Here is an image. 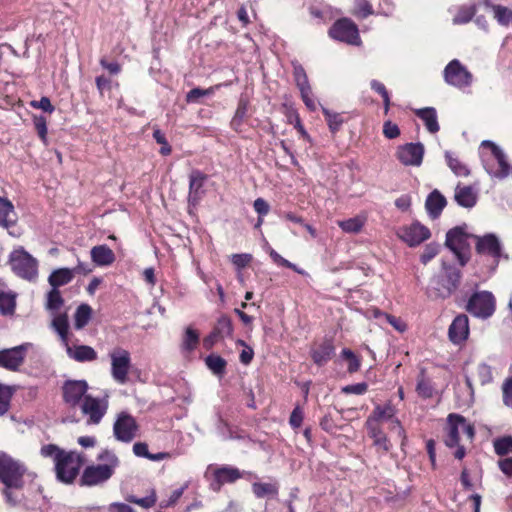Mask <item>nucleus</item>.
Listing matches in <instances>:
<instances>
[{"label":"nucleus","mask_w":512,"mask_h":512,"mask_svg":"<svg viewBox=\"0 0 512 512\" xmlns=\"http://www.w3.org/2000/svg\"><path fill=\"white\" fill-rule=\"evenodd\" d=\"M88 384L84 380H68L63 384V400L70 407L81 405L87 395Z\"/></svg>","instance_id":"19"},{"label":"nucleus","mask_w":512,"mask_h":512,"mask_svg":"<svg viewBox=\"0 0 512 512\" xmlns=\"http://www.w3.org/2000/svg\"><path fill=\"white\" fill-rule=\"evenodd\" d=\"M12 271L28 281H35L38 276V261L23 247L14 249L9 255Z\"/></svg>","instance_id":"6"},{"label":"nucleus","mask_w":512,"mask_h":512,"mask_svg":"<svg viewBox=\"0 0 512 512\" xmlns=\"http://www.w3.org/2000/svg\"><path fill=\"white\" fill-rule=\"evenodd\" d=\"M91 259L97 266H110L115 261V254L107 245L94 246L90 251Z\"/></svg>","instance_id":"28"},{"label":"nucleus","mask_w":512,"mask_h":512,"mask_svg":"<svg viewBox=\"0 0 512 512\" xmlns=\"http://www.w3.org/2000/svg\"><path fill=\"white\" fill-rule=\"evenodd\" d=\"M92 308L88 304H81L74 315V326L77 330L83 329L91 319Z\"/></svg>","instance_id":"39"},{"label":"nucleus","mask_w":512,"mask_h":512,"mask_svg":"<svg viewBox=\"0 0 512 512\" xmlns=\"http://www.w3.org/2000/svg\"><path fill=\"white\" fill-rule=\"evenodd\" d=\"M207 367L218 376L225 373L227 362L224 358L217 354H210L205 358Z\"/></svg>","instance_id":"41"},{"label":"nucleus","mask_w":512,"mask_h":512,"mask_svg":"<svg viewBox=\"0 0 512 512\" xmlns=\"http://www.w3.org/2000/svg\"><path fill=\"white\" fill-rule=\"evenodd\" d=\"M279 485L276 481L269 483L254 482L252 484V492L256 498H273L277 496Z\"/></svg>","instance_id":"35"},{"label":"nucleus","mask_w":512,"mask_h":512,"mask_svg":"<svg viewBox=\"0 0 512 512\" xmlns=\"http://www.w3.org/2000/svg\"><path fill=\"white\" fill-rule=\"evenodd\" d=\"M248 106L249 101L245 97H240L237 109L235 111L234 117L231 120V127L238 131L244 120L248 116Z\"/></svg>","instance_id":"38"},{"label":"nucleus","mask_w":512,"mask_h":512,"mask_svg":"<svg viewBox=\"0 0 512 512\" xmlns=\"http://www.w3.org/2000/svg\"><path fill=\"white\" fill-rule=\"evenodd\" d=\"M40 455L54 462V470L58 481L71 484L79 474L83 465V456L75 451H65L55 444L43 445Z\"/></svg>","instance_id":"1"},{"label":"nucleus","mask_w":512,"mask_h":512,"mask_svg":"<svg viewBox=\"0 0 512 512\" xmlns=\"http://www.w3.org/2000/svg\"><path fill=\"white\" fill-rule=\"evenodd\" d=\"M424 151V145L420 142L407 143L398 148L397 158L405 166H420Z\"/></svg>","instance_id":"20"},{"label":"nucleus","mask_w":512,"mask_h":512,"mask_svg":"<svg viewBox=\"0 0 512 512\" xmlns=\"http://www.w3.org/2000/svg\"><path fill=\"white\" fill-rule=\"evenodd\" d=\"M253 206L255 211L259 214V216H265L269 213L270 206L267 203V201L264 200L263 198H257L254 201Z\"/></svg>","instance_id":"62"},{"label":"nucleus","mask_w":512,"mask_h":512,"mask_svg":"<svg viewBox=\"0 0 512 512\" xmlns=\"http://www.w3.org/2000/svg\"><path fill=\"white\" fill-rule=\"evenodd\" d=\"M26 472L24 463L5 452H0V483L4 486L2 494L11 506H17L20 503L13 490L23 489Z\"/></svg>","instance_id":"2"},{"label":"nucleus","mask_w":512,"mask_h":512,"mask_svg":"<svg viewBox=\"0 0 512 512\" xmlns=\"http://www.w3.org/2000/svg\"><path fill=\"white\" fill-rule=\"evenodd\" d=\"M101 463L87 466L80 478L82 486H96L107 482L120 465V460L114 451L103 449L97 456Z\"/></svg>","instance_id":"3"},{"label":"nucleus","mask_w":512,"mask_h":512,"mask_svg":"<svg viewBox=\"0 0 512 512\" xmlns=\"http://www.w3.org/2000/svg\"><path fill=\"white\" fill-rule=\"evenodd\" d=\"M299 90L301 93L302 100L305 103L306 107L311 111H315L317 108V104H316V101L312 97L311 86L302 88Z\"/></svg>","instance_id":"56"},{"label":"nucleus","mask_w":512,"mask_h":512,"mask_svg":"<svg viewBox=\"0 0 512 512\" xmlns=\"http://www.w3.org/2000/svg\"><path fill=\"white\" fill-rule=\"evenodd\" d=\"M137 430L135 418L126 412H121L113 425L114 437L124 443L131 442L136 437Z\"/></svg>","instance_id":"16"},{"label":"nucleus","mask_w":512,"mask_h":512,"mask_svg":"<svg viewBox=\"0 0 512 512\" xmlns=\"http://www.w3.org/2000/svg\"><path fill=\"white\" fill-rule=\"evenodd\" d=\"M322 111L331 132H337L340 129L342 123L344 122L341 114L331 112L327 108H322Z\"/></svg>","instance_id":"46"},{"label":"nucleus","mask_w":512,"mask_h":512,"mask_svg":"<svg viewBox=\"0 0 512 512\" xmlns=\"http://www.w3.org/2000/svg\"><path fill=\"white\" fill-rule=\"evenodd\" d=\"M430 230L419 222H414L402 230L401 238L409 246L414 247L429 239Z\"/></svg>","instance_id":"22"},{"label":"nucleus","mask_w":512,"mask_h":512,"mask_svg":"<svg viewBox=\"0 0 512 512\" xmlns=\"http://www.w3.org/2000/svg\"><path fill=\"white\" fill-rule=\"evenodd\" d=\"M329 35L335 40L352 45H356L360 41L356 24L347 18L337 20L329 29Z\"/></svg>","instance_id":"15"},{"label":"nucleus","mask_w":512,"mask_h":512,"mask_svg":"<svg viewBox=\"0 0 512 512\" xmlns=\"http://www.w3.org/2000/svg\"><path fill=\"white\" fill-rule=\"evenodd\" d=\"M446 204V198L438 190H434L428 195L425 208L428 215L432 219H436L440 216Z\"/></svg>","instance_id":"27"},{"label":"nucleus","mask_w":512,"mask_h":512,"mask_svg":"<svg viewBox=\"0 0 512 512\" xmlns=\"http://www.w3.org/2000/svg\"><path fill=\"white\" fill-rule=\"evenodd\" d=\"M498 466L506 476L512 478V457L500 460Z\"/></svg>","instance_id":"64"},{"label":"nucleus","mask_w":512,"mask_h":512,"mask_svg":"<svg viewBox=\"0 0 512 512\" xmlns=\"http://www.w3.org/2000/svg\"><path fill=\"white\" fill-rule=\"evenodd\" d=\"M14 391L13 387L0 384V416L8 412Z\"/></svg>","instance_id":"43"},{"label":"nucleus","mask_w":512,"mask_h":512,"mask_svg":"<svg viewBox=\"0 0 512 512\" xmlns=\"http://www.w3.org/2000/svg\"><path fill=\"white\" fill-rule=\"evenodd\" d=\"M51 327L60 337L63 346L69 342V321L66 313H59L54 316L51 322Z\"/></svg>","instance_id":"34"},{"label":"nucleus","mask_w":512,"mask_h":512,"mask_svg":"<svg viewBox=\"0 0 512 512\" xmlns=\"http://www.w3.org/2000/svg\"><path fill=\"white\" fill-rule=\"evenodd\" d=\"M304 413L299 406H296L291 412L289 423L293 428H299L303 422Z\"/></svg>","instance_id":"60"},{"label":"nucleus","mask_w":512,"mask_h":512,"mask_svg":"<svg viewBox=\"0 0 512 512\" xmlns=\"http://www.w3.org/2000/svg\"><path fill=\"white\" fill-rule=\"evenodd\" d=\"M30 343H24L13 348L0 350V367L10 371H18L23 365Z\"/></svg>","instance_id":"18"},{"label":"nucleus","mask_w":512,"mask_h":512,"mask_svg":"<svg viewBox=\"0 0 512 512\" xmlns=\"http://www.w3.org/2000/svg\"><path fill=\"white\" fill-rule=\"evenodd\" d=\"M495 453L499 456L512 452V437H502L494 441Z\"/></svg>","instance_id":"49"},{"label":"nucleus","mask_w":512,"mask_h":512,"mask_svg":"<svg viewBox=\"0 0 512 512\" xmlns=\"http://www.w3.org/2000/svg\"><path fill=\"white\" fill-rule=\"evenodd\" d=\"M443 77L448 85L459 89L469 87L473 81L471 72L458 59H453L446 65Z\"/></svg>","instance_id":"10"},{"label":"nucleus","mask_w":512,"mask_h":512,"mask_svg":"<svg viewBox=\"0 0 512 512\" xmlns=\"http://www.w3.org/2000/svg\"><path fill=\"white\" fill-rule=\"evenodd\" d=\"M477 376L481 385L489 384L493 381L492 368L486 363H480L477 366Z\"/></svg>","instance_id":"53"},{"label":"nucleus","mask_w":512,"mask_h":512,"mask_svg":"<svg viewBox=\"0 0 512 512\" xmlns=\"http://www.w3.org/2000/svg\"><path fill=\"white\" fill-rule=\"evenodd\" d=\"M469 237L471 236L465 232V228L462 226L454 227L446 233L445 246L454 253L461 267H464L470 259Z\"/></svg>","instance_id":"7"},{"label":"nucleus","mask_w":512,"mask_h":512,"mask_svg":"<svg viewBox=\"0 0 512 512\" xmlns=\"http://www.w3.org/2000/svg\"><path fill=\"white\" fill-rule=\"evenodd\" d=\"M440 246L437 243H429L424 247V250L420 256V260L423 264H427L431 261L438 253Z\"/></svg>","instance_id":"54"},{"label":"nucleus","mask_w":512,"mask_h":512,"mask_svg":"<svg viewBox=\"0 0 512 512\" xmlns=\"http://www.w3.org/2000/svg\"><path fill=\"white\" fill-rule=\"evenodd\" d=\"M293 76L295 83L299 89L309 87L307 74L300 64H293Z\"/></svg>","instance_id":"50"},{"label":"nucleus","mask_w":512,"mask_h":512,"mask_svg":"<svg viewBox=\"0 0 512 512\" xmlns=\"http://www.w3.org/2000/svg\"><path fill=\"white\" fill-rule=\"evenodd\" d=\"M503 404L512 409V376L504 380L502 384Z\"/></svg>","instance_id":"55"},{"label":"nucleus","mask_w":512,"mask_h":512,"mask_svg":"<svg viewBox=\"0 0 512 512\" xmlns=\"http://www.w3.org/2000/svg\"><path fill=\"white\" fill-rule=\"evenodd\" d=\"M466 309L479 318H488L495 311V298L489 291L475 292L469 298Z\"/></svg>","instance_id":"11"},{"label":"nucleus","mask_w":512,"mask_h":512,"mask_svg":"<svg viewBox=\"0 0 512 512\" xmlns=\"http://www.w3.org/2000/svg\"><path fill=\"white\" fill-rule=\"evenodd\" d=\"M468 335L469 319L465 314H460L454 318L449 326V339L454 344H460L467 339Z\"/></svg>","instance_id":"23"},{"label":"nucleus","mask_w":512,"mask_h":512,"mask_svg":"<svg viewBox=\"0 0 512 512\" xmlns=\"http://www.w3.org/2000/svg\"><path fill=\"white\" fill-rule=\"evenodd\" d=\"M447 165L456 176L467 177L470 174L469 168L449 151L445 152Z\"/></svg>","instance_id":"40"},{"label":"nucleus","mask_w":512,"mask_h":512,"mask_svg":"<svg viewBox=\"0 0 512 512\" xmlns=\"http://www.w3.org/2000/svg\"><path fill=\"white\" fill-rule=\"evenodd\" d=\"M215 91V87H209L208 89L193 88L186 95V101L189 103H197L201 97L211 96Z\"/></svg>","instance_id":"51"},{"label":"nucleus","mask_w":512,"mask_h":512,"mask_svg":"<svg viewBox=\"0 0 512 512\" xmlns=\"http://www.w3.org/2000/svg\"><path fill=\"white\" fill-rule=\"evenodd\" d=\"M237 344L245 347V349H243L242 352L240 353V362L244 365L250 364L254 356L253 349L247 346L243 340H238Z\"/></svg>","instance_id":"58"},{"label":"nucleus","mask_w":512,"mask_h":512,"mask_svg":"<svg viewBox=\"0 0 512 512\" xmlns=\"http://www.w3.org/2000/svg\"><path fill=\"white\" fill-rule=\"evenodd\" d=\"M213 479L210 482V489L219 492L223 485L235 483L238 479L253 476L252 472L241 471L230 465L216 467L212 473Z\"/></svg>","instance_id":"13"},{"label":"nucleus","mask_w":512,"mask_h":512,"mask_svg":"<svg viewBox=\"0 0 512 512\" xmlns=\"http://www.w3.org/2000/svg\"><path fill=\"white\" fill-rule=\"evenodd\" d=\"M415 114L424 122L426 129L435 134L439 131L440 126L437 119V112L433 107H425L415 110Z\"/></svg>","instance_id":"32"},{"label":"nucleus","mask_w":512,"mask_h":512,"mask_svg":"<svg viewBox=\"0 0 512 512\" xmlns=\"http://www.w3.org/2000/svg\"><path fill=\"white\" fill-rule=\"evenodd\" d=\"M64 304V299L58 289L52 288L47 294L46 309L57 312Z\"/></svg>","instance_id":"44"},{"label":"nucleus","mask_w":512,"mask_h":512,"mask_svg":"<svg viewBox=\"0 0 512 512\" xmlns=\"http://www.w3.org/2000/svg\"><path fill=\"white\" fill-rule=\"evenodd\" d=\"M481 147L490 149V155L482 154V162L489 175L504 179L512 173V166L508 163L505 153L499 146L490 140H484Z\"/></svg>","instance_id":"5"},{"label":"nucleus","mask_w":512,"mask_h":512,"mask_svg":"<svg viewBox=\"0 0 512 512\" xmlns=\"http://www.w3.org/2000/svg\"><path fill=\"white\" fill-rule=\"evenodd\" d=\"M15 298L10 293L0 291V312L3 315L12 314L15 310Z\"/></svg>","instance_id":"45"},{"label":"nucleus","mask_w":512,"mask_h":512,"mask_svg":"<svg viewBox=\"0 0 512 512\" xmlns=\"http://www.w3.org/2000/svg\"><path fill=\"white\" fill-rule=\"evenodd\" d=\"M252 259L250 254H233L232 255V263L238 267H245Z\"/></svg>","instance_id":"63"},{"label":"nucleus","mask_w":512,"mask_h":512,"mask_svg":"<svg viewBox=\"0 0 512 512\" xmlns=\"http://www.w3.org/2000/svg\"><path fill=\"white\" fill-rule=\"evenodd\" d=\"M365 223V219L360 216L349 218L347 220L338 221L339 227L346 233H358L361 231Z\"/></svg>","instance_id":"42"},{"label":"nucleus","mask_w":512,"mask_h":512,"mask_svg":"<svg viewBox=\"0 0 512 512\" xmlns=\"http://www.w3.org/2000/svg\"><path fill=\"white\" fill-rule=\"evenodd\" d=\"M74 277V270L69 268H59L54 270L49 278L48 282L52 288L58 289V287L68 284Z\"/></svg>","instance_id":"36"},{"label":"nucleus","mask_w":512,"mask_h":512,"mask_svg":"<svg viewBox=\"0 0 512 512\" xmlns=\"http://www.w3.org/2000/svg\"><path fill=\"white\" fill-rule=\"evenodd\" d=\"M454 199L459 206L472 208L477 203L478 194L472 186H462L458 184L455 188Z\"/></svg>","instance_id":"26"},{"label":"nucleus","mask_w":512,"mask_h":512,"mask_svg":"<svg viewBox=\"0 0 512 512\" xmlns=\"http://www.w3.org/2000/svg\"><path fill=\"white\" fill-rule=\"evenodd\" d=\"M233 330L231 318L224 314L219 316L212 331L203 339V347L206 350L212 349L217 342L222 341L227 337H231Z\"/></svg>","instance_id":"17"},{"label":"nucleus","mask_w":512,"mask_h":512,"mask_svg":"<svg viewBox=\"0 0 512 512\" xmlns=\"http://www.w3.org/2000/svg\"><path fill=\"white\" fill-rule=\"evenodd\" d=\"M335 347L331 340H324L310 351L313 362L318 366L325 365L334 355Z\"/></svg>","instance_id":"24"},{"label":"nucleus","mask_w":512,"mask_h":512,"mask_svg":"<svg viewBox=\"0 0 512 512\" xmlns=\"http://www.w3.org/2000/svg\"><path fill=\"white\" fill-rule=\"evenodd\" d=\"M383 134L387 139H395L400 135V129L397 124L388 120L383 124Z\"/></svg>","instance_id":"57"},{"label":"nucleus","mask_w":512,"mask_h":512,"mask_svg":"<svg viewBox=\"0 0 512 512\" xmlns=\"http://www.w3.org/2000/svg\"><path fill=\"white\" fill-rule=\"evenodd\" d=\"M396 412L397 410L391 402H387L384 405H376L366 422L377 424V422L382 420L390 421L396 415Z\"/></svg>","instance_id":"31"},{"label":"nucleus","mask_w":512,"mask_h":512,"mask_svg":"<svg viewBox=\"0 0 512 512\" xmlns=\"http://www.w3.org/2000/svg\"><path fill=\"white\" fill-rule=\"evenodd\" d=\"M368 389V385L364 382L362 383H356L352 385H347L342 388V392L345 394H356V395H362L364 394Z\"/></svg>","instance_id":"59"},{"label":"nucleus","mask_w":512,"mask_h":512,"mask_svg":"<svg viewBox=\"0 0 512 512\" xmlns=\"http://www.w3.org/2000/svg\"><path fill=\"white\" fill-rule=\"evenodd\" d=\"M111 360V376L119 384L128 381V374L131 369L130 352L124 348L116 347L109 352Z\"/></svg>","instance_id":"9"},{"label":"nucleus","mask_w":512,"mask_h":512,"mask_svg":"<svg viewBox=\"0 0 512 512\" xmlns=\"http://www.w3.org/2000/svg\"><path fill=\"white\" fill-rule=\"evenodd\" d=\"M446 430L445 444L451 448L459 444L460 432L464 433L469 440H472L475 435L474 427L459 414L448 415Z\"/></svg>","instance_id":"8"},{"label":"nucleus","mask_w":512,"mask_h":512,"mask_svg":"<svg viewBox=\"0 0 512 512\" xmlns=\"http://www.w3.org/2000/svg\"><path fill=\"white\" fill-rule=\"evenodd\" d=\"M472 238L476 241V253L490 257L493 268L497 267L502 256V244L499 238L493 233H488L484 236L472 235Z\"/></svg>","instance_id":"12"},{"label":"nucleus","mask_w":512,"mask_h":512,"mask_svg":"<svg viewBox=\"0 0 512 512\" xmlns=\"http://www.w3.org/2000/svg\"><path fill=\"white\" fill-rule=\"evenodd\" d=\"M462 273L459 268L442 261L441 271L430 280L428 293L435 299L449 298L459 287Z\"/></svg>","instance_id":"4"},{"label":"nucleus","mask_w":512,"mask_h":512,"mask_svg":"<svg viewBox=\"0 0 512 512\" xmlns=\"http://www.w3.org/2000/svg\"><path fill=\"white\" fill-rule=\"evenodd\" d=\"M80 408L82 414L88 417L87 424L97 425L107 412L108 400L106 398H95L91 395H86Z\"/></svg>","instance_id":"14"},{"label":"nucleus","mask_w":512,"mask_h":512,"mask_svg":"<svg viewBox=\"0 0 512 512\" xmlns=\"http://www.w3.org/2000/svg\"><path fill=\"white\" fill-rule=\"evenodd\" d=\"M341 355L348 360L347 371L349 373H355L360 369L361 361L350 349H343Z\"/></svg>","instance_id":"52"},{"label":"nucleus","mask_w":512,"mask_h":512,"mask_svg":"<svg viewBox=\"0 0 512 512\" xmlns=\"http://www.w3.org/2000/svg\"><path fill=\"white\" fill-rule=\"evenodd\" d=\"M69 358L77 362H91L97 359V352L88 345L71 346L69 342L64 346Z\"/></svg>","instance_id":"25"},{"label":"nucleus","mask_w":512,"mask_h":512,"mask_svg":"<svg viewBox=\"0 0 512 512\" xmlns=\"http://www.w3.org/2000/svg\"><path fill=\"white\" fill-rule=\"evenodd\" d=\"M34 126H35V129H36L39 137L43 141H46V136H47V123H46V119L43 116L35 117L34 118Z\"/></svg>","instance_id":"61"},{"label":"nucleus","mask_w":512,"mask_h":512,"mask_svg":"<svg viewBox=\"0 0 512 512\" xmlns=\"http://www.w3.org/2000/svg\"><path fill=\"white\" fill-rule=\"evenodd\" d=\"M17 215L10 200L0 196V226L9 229L15 225Z\"/></svg>","instance_id":"29"},{"label":"nucleus","mask_w":512,"mask_h":512,"mask_svg":"<svg viewBox=\"0 0 512 512\" xmlns=\"http://www.w3.org/2000/svg\"><path fill=\"white\" fill-rule=\"evenodd\" d=\"M199 343V333L191 327H188L183 337L182 347L186 351H193Z\"/></svg>","instance_id":"47"},{"label":"nucleus","mask_w":512,"mask_h":512,"mask_svg":"<svg viewBox=\"0 0 512 512\" xmlns=\"http://www.w3.org/2000/svg\"><path fill=\"white\" fill-rule=\"evenodd\" d=\"M416 391L422 398H431L433 396V387L431 382L424 377L423 372L418 377Z\"/></svg>","instance_id":"48"},{"label":"nucleus","mask_w":512,"mask_h":512,"mask_svg":"<svg viewBox=\"0 0 512 512\" xmlns=\"http://www.w3.org/2000/svg\"><path fill=\"white\" fill-rule=\"evenodd\" d=\"M207 176L199 170H193L189 176L188 204L196 207L205 194L204 183Z\"/></svg>","instance_id":"21"},{"label":"nucleus","mask_w":512,"mask_h":512,"mask_svg":"<svg viewBox=\"0 0 512 512\" xmlns=\"http://www.w3.org/2000/svg\"><path fill=\"white\" fill-rule=\"evenodd\" d=\"M369 436L373 439V444L383 453L390 451L392 445L387 438L386 434L377 424H370L366 422Z\"/></svg>","instance_id":"30"},{"label":"nucleus","mask_w":512,"mask_h":512,"mask_svg":"<svg viewBox=\"0 0 512 512\" xmlns=\"http://www.w3.org/2000/svg\"><path fill=\"white\" fill-rule=\"evenodd\" d=\"M450 11L454 13L452 23L454 25H463L472 20L477 12V7L475 4L460 5Z\"/></svg>","instance_id":"33"},{"label":"nucleus","mask_w":512,"mask_h":512,"mask_svg":"<svg viewBox=\"0 0 512 512\" xmlns=\"http://www.w3.org/2000/svg\"><path fill=\"white\" fill-rule=\"evenodd\" d=\"M485 5L492 9L494 18L500 25L507 27L512 23V9L502 5L491 4L489 1H486Z\"/></svg>","instance_id":"37"}]
</instances>
